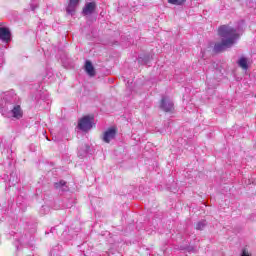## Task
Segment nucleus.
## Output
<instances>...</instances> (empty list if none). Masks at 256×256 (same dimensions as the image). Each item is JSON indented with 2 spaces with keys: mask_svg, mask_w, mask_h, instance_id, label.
Segmentation results:
<instances>
[{
  "mask_svg": "<svg viewBox=\"0 0 256 256\" xmlns=\"http://www.w3.org/2000/svg\"><path fill=\"white\" fill-rule=\"evenodd\" d=\"M34 3L30 4L32 11H35L39 5V0H32Z\"/></svg>",
  "mask_w": 256,
  "mask_h": 256,
  "instance_id": "nucleus-15",
  "label": "nucleus"
},
{
  "mask_svg": "<svg viewBox=\"0 0 256 256\" xmlns=\"http://www.w3.org/2000/svg\"><path fill=\"white\" fill-rule=\"evenodd\" d=\"M78 6L79 0H70L66 8V12L68 13V15H75V11H77Z\"/></svg>",
  "mask_w": 256,
  "mask_h": 256,
  "instance_id": "nucleus-7",
  "label": "nucleus"
},
{
  "mask_svg": "<svg viewBox=\"0 0 256 256\" xmlns=\"http://www.w3.org/2000/svg\"><path fill=\"white\" fill-rule=\"evenodd\" d=\"M55 189H62V191H67V186L65 181H60L54 184Z\"/></svg>",
  "mask_w": 256,
  "mask_h": 256,
  "instance_id": "nucleus-12",
  "label": "nucleus"
},
{
  "mask_svg": "<svg viewBox=\"0 0 256 256\" xmlns=\"http://www.w3.org/2000/svg\"><path fill=\"white\" fill-rule=\"evenodd\" d=\"M0 113L7 119H21L23 110L17 105V94L10 90L0 94Z\"/></svg>",
  "mask_w": 256,
  "mask_h": 256,
  "instance_id": "nucleus-1",
  "label": "nucleus"
},
{
  "mask_svg": "<svg viewBox=\"0 0 256 256\" xmlns=\"http://www.w3.org/2000/svg\"><path fill=\"white\" fill-rule=\"evenodd\" d=\"M10 39L11 32L9 31V28L0 27V40L4 41V43H7Z\"/></svg>",
  "mask_w": 256,
  "mask_h": 256,
  "instance_id": "nucleus-8",
  "label": "nucleus"
},
{
  "mask_svg": "<svg viewBox=\"0 0 256 256\" xmlns=\"http://www.w3.org/2000/svg\"><path fill=\"white\" fill-rule=\"evenodd\" d=\"M173 107H174V104H173V101H171V99H169L168 97H162L161 103H160V108L162 109V111L169 113L173 110Z\"/></svg>",
  "mask_w": 256,
  "mask_h": 256,
  "instance_id": "nucleus-5",
  "label": "nucleus"
},
{
  "mask_svg": "<svg viewBox=\"0 0 256 256\" xmlns=\"http://www.w3.org/2000/svg\"><path fill=\"white\" fill-rule=\"evenodd\" d=\"M85 71L89 75V77H95V67H93L91 61H86Z\"/></svg>",
  "mask_w": 256,
  "mask_h": 256,
  "instance_id": "nucleus-10",
  "label": "nucleus"
},
{
  "mask_svg": "<svg viewBox=\"0 0 256 256\" xmlns=\"http://www.w3.org/2000/svg\"><path fill=\"white\" fill-rule=\"evenodd\" d=\"M115 137H117V128L110 127L103 133L102 141L104 143H111Z\"/></svg>",
  "mask_w": 256,
  "mask_h": 256,
  "instance_id": "nucleus-4",
  "label": "nucleus"
},
{
  "mask_svg": "<svg viewBox=\"0 0 256 256\" xmlns=\"http://www.w3.org/2000/svg\"><path fill=\"white\" fill-rule=\"evenodd\" d=\"M185 1L187 0H168V3H170V5H183Z\"/></svg>",
  "mask_w": 256,
  "mask_h": 256,
  "instance_id": "nucleus-14",
  "label": "nucleus"
},
{
  "mask_svg": "<svg viewBox=\"0 0 256 256\" xmlns=\"http://www.w3.org/2000/svg\"><path fill=\"white\" fill-rule=\"evenodd\" d=\"M78 129L81 131H90L93 129V117L91 116H84L78 122Z\"/></svg>",
  "mask_w": 256,
  "mask_h": 256,
  "instance_id": "nucleus-3",
  "label": "nucleus"
},
{
  "mask_svg": "<svg viewBox=\"0 0 256 256\" xmlns=\"http://www.w3.org/2000/svg\"><path fill=\"white\" fill-rule=\"evenodd\" d=\"M205 227H207V221H205V220L199 221L196 224L197 231H203L205 229Z\"/></svg>",
  "mask_w": 256,
  "mask_h": 256,
  "instance_id": "nucleus-13",
  "label": "nucleus"
},
{
  "mask_svg": "<svg viewBox=\"0 0 256 256\" xmlns=\"http://www.w3.org/2000/svg\"><path fill=\"white\" fill-rule=\"evenodd\" d=\"M97 9V3L95 2H87L82 10V15H92Z\"/></svg>",
  "mask_w": 256,
  "mask_h": 256,
  "instance_id": "nucleus-6",
  "label": "nucleus"
},
{
  "mask_svg": "<svg viewBox=\"0 0 256 256\" xmlns=\"http://www.w3.org/2000/svg\"><path fill=\"white\" fill-rule=\"evenodd\" d=\"M91 147L89 146V144H81L78 147V157H85V155H87V153H89V149Z\"/></svg>",
  "mask_w": 256,
  "mask_h": 256,
  "instance_id": "nucleus-9",
  "label": "nucleus"
},
{
  "mask_svg": "<svg viewBox=\"0 0 256 256\" xmlns=\"http://www.w3.org/2000/svg\"><path fill=\"white\" fill-rule=\"evenodd\" d=\"M218 35L221 38V42L216 43L214 46V51L216 53H221L225 49H231L237 39H239V33L237 30L229 25H222L218 28Z\"/></svg>",
  "mask_w": 256,
  "mask_h": 256,
  "instance_id": "nucleus-2",
  "label": "nucleus"
},
{
  "mask_svg": "<svg viewBox=\"0 0 256 256\" xmlns=\"http://www.w3.org/2000/svg\"><path fill=\"white\" fill-rule=\"evenodd\" d=\"M238 65L241 67V69H243L244 71H247L249 69V64H248V60L245 57H241L238 60Z\"/></svg>",
  "mask_w": 256,
  "mask_h": 256,
  "instance_id": "nucleus-11",
  "label": "nucleus"
}]
</instances>
